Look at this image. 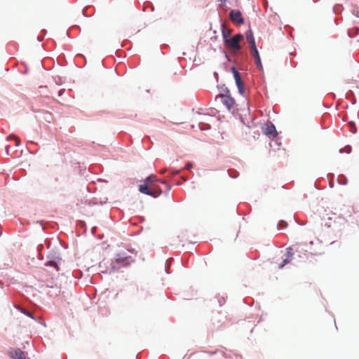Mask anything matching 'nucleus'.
<instances>
[{"mask_svg":"<svg viewBox=\"0 0 359 359\" xmlns=\"http://www.w3.org/2000/svg\"><path fill=\"white\" fill-rule=\"evenodd\" d=\"M132 262L133 260L130 256H128L123 252L118 253L111 263V270L116 272L121 268L129 266Z\"/></svg>","mask_w":359,"mask_h":359,"instance_id":"nucleus-1","label":"nucleus"},{"mask_svg":"<svg viewBox=\"0 0 359 359\" xmlns=\"http://www.w3.org/2000/svg\"><path fill=\"white\" fill-rule=\"evenodd\" d=\"M222 35L224 39V44L226 48L232 50L237 51L241 48L240 45V41L243 39V36L241 34H238L234 35L232 38L228 39L226 35V32L224 30V27L222 29Z\"/></svg>","mask_w":359,"mask_h":359,"instance_id":"nucleus-2","label":"nucleus"},{"mask_svg":"<svg viewBox=\"0 0 359 359\" xmlns=\"http://www.w3.org/2000/svg\"><path fill=\"white\" fill-rule=\"evenodd\" d=\"M217 97H220L221 102L228 110H231L233 108L235 100L231 97L229 90L227 88L224 91V93L219 95Z\"/></svg>","mask_w":359,"mask_h":359,"instance_id":"nucleus-3","label":"nucleus"},{"mask_svg":"<svg viewBox=\"0 0 359 359\" xmlns=\"http://www.w3.org/2000/svg\"><path fill=\"white\" fill-rule=\"evenodd\" d=\"M139 191L146 195H149L151 196H153L154 198H156L159 196L162 191L161 189H150L147 185L142 184L139 185Z\"/></svg>","mask_w":359,"mask_h":359,"instance_id":"nucleus-4","label":"nucleus"},{"mask_svg":"<svg viewBox=\"0 0 359 359\" xmlns=\"http://www.w3.org/2000/svg\"><path fill=\"white\" fill-rule=\"evenodd\" d=\"M231 70L233 74V77L236 83V86L238 87V91L241 95L245 94V88L243 86V81L241 78L240 73L237 71V69L234 67H231Z\"/></svg>","mask_w":359,"mask_h":359,"instance_id":"nucleus-5","label":"nucleus"},{"mask_svg":"<svg viewBox=\"0 0 359 359\" xmlns=\"http://www.w3.org/2000/svg\"><path fill=\"white\" fill-rule=\"evenodd\" d=\"M229 18L235 24L242 25L244 23L242 13L239 11H231L229 13Z\"/></svg>","mask_w":359,"mask_h":359,"instance_id":"nucleus-6","label":"nucleus"},{"mask_svg":"<svg viewBox=\"0 0 359 359\" xmlns=\"http://www.w3.org/2000/svg\"><path fill=\"white\" fill-rule=\"evenodd\" d=\"M287 252L285 255V257L283 258V261L278 264V268L279 269H281L285 266L286 264H289L293 256V249L292 248H287L286 249Z\"/></svg>","mask_w":359,"mask_h":359,"instance_id":"nucleus-7","label":"nucleus"},{"mask_svg":"<svg viewBox=\"0 0 359 359\" xmlns=\"http://www.w3.org/2000/svg\"><path fill=\"white\" fill-rule=\"evenodd\" d=\"M263 131L266 135L271 137H275L278 135L276 127L272 123L266 124L263 128Z\"/></svg>","mask_w":359,"mask_h":359,"instance_id":"nucleus-8","label":"nucleus"},{"mask_svg":"<svg viewBox=\"0 0 359 359\" xmlns=\"http://www.w3.org/2000/svg\"><path fill=\"white\" fill-rule=\"evenodd\" d=\"M250 52H251L252 56L255 59V62H256L257 65L259 67L262 68L261 59H260V57H259V52H258V50L257 49L256 46H254V47H250Z\"/></svg>","mask_w":359,"mask_h":359,"instance_id":"nucleus-9","label":"nucleus"},{"mask_svg":"<svg viewBox=\"0 0 359 359\" xmlns=\"http://www.w3.org/2000/svg\"><path fill=\"white\" fill-rule=\"evenodd\" d=\"M245 37L247 42L250 44V48L256 46L253 33L251 29L246 32Z\"/></svg>","mask_w":359,"mask_h":359,"instance_id":"nucleus-10","label":"nucleus"},{"mask_svg":"<svg viewBox=\"0 0 359 359\" xmlns=\"http://www.w3.org/2000/svg\"><path fill=\"white\" fill-rule=\"evenodd\" d=\"M10 353L13 359H26L25 353L20 349L12 351Z\"/></svg>","mask_w":359,"mask_h":359,"instance_id":"nucleus-11","label":"nucleus"},{"mask_svg":"<svg viewBox=\"0 0 359 359\" xmlns=\"http://www.w3.org/2000/svg\"><path fill=\"white\" fill-rule=\"evenodd\" d=\"M61 261V259L58 257H55L53 260H50L46 263L47 266H52L56 268L57 271H59L58 263Z\"/></svg>","mask_w":359,"mask_h":359,"instance_id":"nucleus-12","label":"nucleus"},{"mask_svg":"<svg viewBox=\"0 0 359 359\" xmlns=\"http://www.w3.org/2000/svg\"><path fill=\"white\" fill-rule=\"evenodd\" d=\"M144 184L147 185L150 189H161L159 187L156 186L155 184H153L151 182L149 181L147 178L143 182Z\"/></svg>","mask_w":359,"mask_h":359,"instance_id":"nucleus-13","label":"nucleus"},{"mask_svg":"<svg viewBox=\"0 0 359 359\" xmlns=\"http://www.w3.org/2000/svg\"><path fill=\"white\" fill-rule=\"evenodd\" d=\"M149 181L151 182L153 184H155L156 182H158L159 180L156 177V175H151L147 177Z\"/></svg>","mask_w":359,"mask_h":359,"instance_id":"nucleus-14","label":"nucleus"},{"mask_svg":"<svg viewBox=\"0 0 359 359\" xmlns=\"http://www.w3.org/2000/svg\"><path fill=\"white\" fill-rule=\"evenodd\" d=\"M10 138H13L15 140V146H17V147L19 146L20 142L19 137H18L16 136H10Z\"/></svg>","mask_w":359,"mask_h":359,"instance_id":"nucleus-15","label":"nucleus"},{"mask_svg":"<svg viewBox=\"0 0 359 359\" xmlns=\"http://www.w3.org/2000/svg\"><path fill=\"white\" fill-rule=\"evenodd\" d=\"M20 311L24 313L25 315H27V316L32 318H34V317L32 316V314L29 312V311H25L24 309H21Z\"/></svg>","mask_w":359,"mask_h":359,"instance_id":"nucleus-16","label":"nucleus"},{"mask_svg":"<svg viewBox=\"0 0 359 359\" xmlns=\"http://www.w3.org/2000/svg\"><path fill=\"white\" fill-rule=\"evenodd\" d=\"M162 184H164L166 187H167V189L169 191L170 189V186L169 184H167L166 181L165 180H161L160 181Z\"/></svg>","mask_w":359,"mask_h":359,"instance_id":"nucleus-17","label":"nucleus"},{"mask_svg":"<svg viewBox=\"0 0 359 359\" xmlns=\"http://www.w3.org/2000/svg\"><path fill=\"white\" fill-rule=\"evenodd\" d=\"M191 168H192V164L191 163H187L186 165V166H185V168L188 169V170L191 169Z\"/></svg>","mask_w":359,"mask_h":359,"instance_id":"nucleus-18","label":"nucleus"},{"mask_svg":"<svg viewBox=\"0 0 359 359\" xmlns=\"http://www.w3.org/2000/svg\"><path fill=\"white\" fill-rule=\"evenodd\" d=\"M165 171H166V170H165V169H163V170H161V173L163 174V173H165Z\"/></svg>","mask_w":359,"mask_h":359,"instance_id":"nucleus-19","label":"nucleus"},{"mask_svg":"<svg viewBox=\"0 0 359 359\" xmlns=\"http://www.w3.org/2000/svg\"><path fill=\"white\" fill-rule=\"evenodd\" d=\"M228 34H229V32H226V36H228Z\"/></svg>","mask_w":359,"mask_h":359,"instance_id":"nucleus-20","label":"nucleus"}]
</instances>
